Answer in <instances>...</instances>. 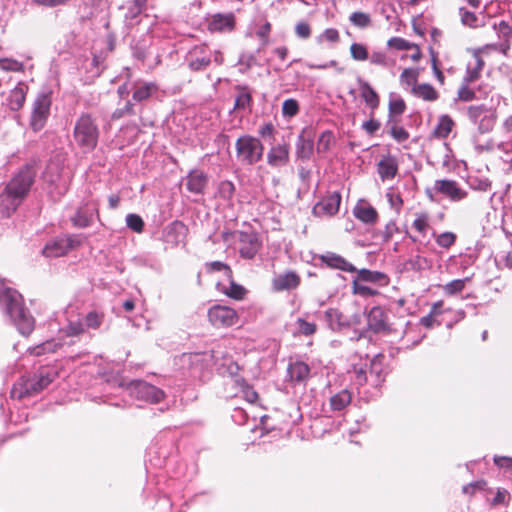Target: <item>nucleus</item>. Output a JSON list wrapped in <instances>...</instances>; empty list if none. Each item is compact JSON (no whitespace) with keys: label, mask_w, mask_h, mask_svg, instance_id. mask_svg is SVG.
<instances>
[{"label":"nucleus","mask_w":512,"mask_h":512,"mask_svg":"<svg viewBox=\"0 0 512 512\" xmlns=\"http://www.w3.org/2000/svg\"><path fill=\"white\" fill-rule=\"evenodd\" d=\"M1 301L6 306V312L14 321L19 332L29 336L34 330L35 320L24 307L22 296L15 290L7 288L1 295Z\"/></svg>","instance_id":"1"},{"label":"nucleus","mask_w":512,"mask_h":512,"mask_svg":"<svg viewBox=\"0 0 512 512\" xmlns=\"http://www.w3.org/2000/svg\"><path fill=\"white\" fill-rule=\"evenodd\" d=\"M100 131L91 114H81L74 125L73 138L83 153L92 152L98 144Z\"/></svg>","instance_id":"2"},{"label":"nucleus","mask_w":512,"mask_h":512,"mask_svg":"<svg viewBox=\"0 0 512 512\" xmlns=\"http://www.w3.org/2000/svg\"><path fill=\"white\" fill-rule=\"evenodd\" d=\"M356 276L351 283V290L354 295L362 297H373L379 295L376 288L369 286L372 284L376 287H386L390 283V277L383 272L369 270L366 268L355 271Z\"/></svg>","instance_id":"3"},{"label":"nucleus","mask_w":512,"mask_h":512,"mask_svg":"<svg viewBox=\"0 0 512 512\" xmlns=\"http://www.w3.org/2000/svg\"><path fill=\"white\" fill-rule=\"evenodd\" d=\"M221 237L228 245H237L243 259L252 260L262 247V241L257 232L250 231H223Z\"/></svg>","instance_id":"4"},{"label":"nucleus","mask_w":512,"mask_h":512,"mask_svg":"<svg viewBox=\"0 0 512 512\" xmlns=\"http://www.w3.org/2000/svg\"><path fill=\"white\" fill-rule=\"evenodd\" d=\"M236 155L238 160L245 165H253L261 160L264 146L258 138L243 135L236 140Z\"/></svg>","instance_id":"5"},{"label":"nucleus","mask_w":512,"mask_h":512,"mask_svg":"<svg viewBox=\"0 0 512 512\" xmlns=\"http://www.w3.org/2000/svg\"><path fill=\"white\" fill-rule=\"evenodd\" d=\"M36 174L35 166L26 164L13 175L5 188L24 201L35 181Z\"/></svg>","instance_id":"6"},{"label":"nucleus","mask_w":512,"mask_h":512,"mask_svg":"<svg viewBox=\"0 0 512 512\" xmlns=\"http://www.w3.org/2000/svg\"><path fill=\"white\" fill-rule=\"evenodd\" d=\"M207 317L215 328H228L236 325L240 316L235 309L225 305L216 304L208 309Z\"/></svg>","instance_id":"7"},{"label":"nucleus","mask_w":512,"mask_h":512,"mask_svg":"<svg viewBox=\"0 0 512 512\" xmlns=\"http://www.w3.org/2000/svg\"><path fill=\"white\" fill-rule=\"evenodd\" d=\"M189 229L181 221H173L167 225L162 233V241L165 244V249H175L177 247H185L187 242Z\"/></svg>","instance_id":"8"},{"label":"nucleus","mask_w":512,"mask_h":512,"mask_svg":"<svg viewBox=\"0 0 512 512\" xmlns=\"http://www.w3.org/2000/svg\"><path fill=\"white\" fill-rule=\"evenodd\" d=\"M51 104L50 95L42 93L37 96L30 117V127L33 131L38 132L44 128L50 115Z\"/></svg>","instance_id":"9"},{"label":"nucleus","mask_w":512,"mask_h":512,"mask_svg":"<svg viewBox=\"0 0 512 512\" xmlns=\"http://www.w3.org/2000/svg\"><path fill=\"white\" fill-rule=\"evenodd\" d=\"M367 326L375 334H390L393 331L387 311L379 305L368 312Z\"/></svg>","instance_id":"10"},{"label":"nucleus","mask_w":512,"mask_h":512,"mask_svg":"<svg viewBox=\"0 0 512 512\" xmlns=\"http://www.w3.org/2000/svg\"><path fill=\"white\" fill-rule=\"evenodd\" d=\"M434 189L438 194L445 196L452 202H460L468 196V192L462 189L455 180H436L434 183Z\"/></svg>","instance_id":"11"},{"label":"nucleus","mask_w":512,"mask_h":512,"mask_svg":"<svg viewBox=\"0 0 512 512\" xmlns=\"http://www.w3.org/2000/svg\"><path fill=\"white\" fill-rule=\"evenodd\" d=\"M340 192L329 193L313 207V215L316 217H332L339 211L341 204Z\"/></svg>","instance_id":"12"},{"label":"nucleus","mask_w":512,"mask_h":512,"mask_svg":"<svg viewBox=\"0 0 512 512\" xmlns=\"http://www.w3.org/2000/svg\"><path fill=\"white\" fill-rule=\"evenodd\" d=\"M301 284V276L293 270H287L275 275L271 280V288L274 292L291 291Z\"/></svg>","instance_id":"13"},{"label":"nucleus","mask_w":512,"mask_h":512,"mask_svg":"<svg viewBox=\"0 0 512 512\" xmlns=\"http://www.w3.org/2000/svg\"><path fill=\"white\" fill-rule=\"evenodd\" d=\"M386 44L391 50L411 51L410 55H403L401 57L402 60L410 58L412 62L418 63L423 57L422 50L418 44L410 42L402 37H391L388 39Z\"/></svg>","instance_id":"14"},{"label":"nucleus","mask_w":512,"mask_h":512,"mask_svg":"<svg viewBox=\"0 0 512 512\" xmlns=\"http://www.w3.org/2000/svg\"><path fill=\"white\" fill-rule=\"evenodd\" d=\"M236 27V17L234 13H215L208 19V31L215 33H229Z\"/></svg>","instance_id":"15"},{"label":"nucleus","mask_w":512,"mask_h":512,"mask_svg":"<svg viewBox=\"0 0 512 512\" xmlns=\"http://www.w3.org/2000/svg\"><path fill=\"white\" fill-rule=\"evenodd\" d=\"M188 67L194 72L205 70L211 64V57L205 45L194 46L187 55Z\"/></svg>","instance_id":"16"},{"label":"nucleus","mask_w":512,"mask_h":512,"mask_svg":"<svg viewBox=\"0 0 512 512\" xmlns=\"http://www.w3.org/2000/svg\"><path fill=\"white\" fill-rule=\"evenodd\" d=\"M74 247L75 240L72 237L59 238L48 242L44 246L42 254L45 257L57 258L66 255Z\"/></svg>","instance_id":"17"},{"label":"nucleus","mask_w":512,"mask_h":512,"mask_svg":"<svg viewBox=\"0 0 512 512\" xmlns=\"http://www.w3.org/2000/svg\"><path fill=\"white\" fill-rule=\"evenodd\" d=\"M132 385L138 393V397L151 403H159L165 398L164 392L144 381H134Z\"/></svg>","instance_id":"18"},{"label":"nucleus","mask_w":512,"mask_h":512,"mask_svg":"<svg viewBox=\"0 0 512 512\" xmlns=\"http://www.w3.org/2000/svg\"><path fill=\"white\" fill-rule=\"evenodd\" d=\"M38 394L36 385L32 377L23 376L17 381L10 392L11 398L22 400L26 397H31Z\"/></svg>","instance_id":"19"},{"label":"nucleus","mask_w":512,"mask_h":512,"mask_svg":"<svg viewBox=\"0 0 512 512\" xmlns=\"http://www.w3.org/2000/svg\"><path fill=\"white\" fill-rule=\"evenodd\" d=\"M358 85L360 97L364 101L365 105L370 109L371 115H373L375 110L380 106V96L369 82L358 79Z\"/></svg>","instance_id":"20"},{"label":"nucleus","mask_w":512,"mask_h":512,"mask_svg":"<svg viewBox=\"0 0 512 512\" xmlns=\"http://www.w3.org/2000/svg\"><path fill=\"white\" fill-rule=\"evenodd\" d=\"M322 264H325L331 269H338L344 272L354 273L357 271L356 267L347 261L344 257L334 252H326L319 256Z\"/></svg>","instance_id":"21"},{"label":"nucleus","mask_w":512,"mask_h":512,"mask_svg":"<svg viewBox=\"0 0 512 512\" xmlns=\"http://www.w3.org/2000/svg\"><path fill=\"white\" fill-rule=\"evenodd\" d=\"M290 148L287 143L278 144L270 148L267 153V163L272 167H282L288 164Z\"/></svg>","instance_id":"22"},{"label":"nucleus","mask_w":512,"mask_h":512,"mask_svg":"<svg viewBox=\"0 0 512 512\" xmlns=\"http://www.w3.org/2000/svg\"><path fill=\"white\" fill-rule=\"evenodd\" d=\"M22 202L18 196L4 188L0 193V218L10 217Z\"/></svg>","instance_id":"23"},{"label":"nucleus","mask_w":512,"mask_h":512,"mask_svg":"<svg viewBox=\"0 0 512 512\" xmlns=\"http://www.w3.org/2000/svg\"><path fill=\"white\" fill-rule=\"evenodd\" d=\"M493 29L496 31L498 38L500 39L498 49L504 55H507L512 46V26L507 21L501 20L500 22L493 24Z\"/></svg>","instance_id":"24"},{"label":"nucleus","mask_w":512,"mask_h":512,"mask_svg":"<svg viewBox=\"0 0 512 512\" xmlns=\"http://www.w3.org/2000/svg\"><path fill=\"white\" fill-rule=\"evenodd\" d=\"M208 184V176L201 170H192L186 177V188L194 194H203Z\"/></svg>","instance_id":"25"},{"label":"nucleus","mask_w":512,"mask_h":512,"mask_svg":"<svg viewBox=\"0 0 512 512\" xmlns=\"http://www.w3.org/2000/svg\"><path fill=\"white\" fill-rule=\"evenodd\" d=\"M353 214L365 224H375L379 218L376 209L366 202L358 203L353 209Z\"/></svg>","instance_id":"26"},{"label":"nucleus","mask_w":512,"mask_h":512,"mask_svg":"<svg viewBox=\"0 0 512 512\" xmlns=\"http://www.w3.org/2000/svg\"><path fill=\"white\" fill-rule=\"evenodd\" d=\"M377 171L382 180L393 179L398 172V163L393 156H384L377 164Z\"/></svg>","instance_id":"27"},{"label":"nucleus","mask_w":512,"mask_h":512,"mask_svg":"<svg viewBox=\"0 0 512 512\" xmlns=\"http://www.w3.org/2000/svg\"><path fill=\"white\" fill-rule=\"evenodd\" d=\"M58 377V373L56 370L49 367H41L37 374H35L32 379L34 381V385H36L38 393L47 388L56 378Z\"/></svg>","instance_id":"28"},{"label":"nucleus","mask_w":512,"mask_h":512,"mask_svg":"<svg viewBox=\"0 0 512 512\" xmlns=\"http://www.w3.org/2000/svg\"><path fill=\"white\" fill-rule=\"evenodd\" d=\"M27 91L28 86L24 83H19L10 91L8 97V105L11 110L18 111L23 107L26 100Z\"/></svg>","instance_id":"29"},{"label":"nucleus","mask_w":512,"mask_h":512,"mask_svg":"<svg viewBox=\"0 0 512 512\" xmlns=\"http://www.w3.org/2000/svg\"><path fill=\"white\" fill-rule=\"evenodd\" d=\"M411 93L426 102H434L439 99V92L429 83H418L412 87Z\"/></svg>","instance_id":"30"},{"label":"nucleus","mask_w":512,"mask_h":512,"mask_svg":"<svg viewBox=\"0 0 512 512\" xmlns=\"http://www.w3.org/2000/svg\"><path fill=\"white\" fill-rule=\"evenodd\" d=\"M455 126L454 120L449 115L439 117L438 123L432 131L431 136L435 139H446Z\"/></svg>","instance_id":"31"},{"label":"nucleus","mask_w":512,"mask_h":512,"mask_svg":"<svg viewBox=\"0 0 512 512\" xmlns=\"http://www.w3.org/2000/svg\"><path fill=\"white\" fill-rule=\"evenodd\" d=\"M290 379L295 383H304L310 374L309 366L302 361L291 363L288 367Z\"/></svg>","instance_id":"32"},{"label":"nucleus","mask_w":512,"mask_h":512,"mask_svg":"<svg viewBox=\"0 0 512 512\" xmlns=\"http://www.w3.org/2000/svg\"><path fill=\"white\" fill-rule=\"evenodd\" d=\"M484 65H485V62L482 59V57L479 55V53H475L474 54V63L468 65L467 72L463 78V81L466 84H470V83L477 81L481 76V72L484 68Z\"/></svg>","instance_id":"33"},{"label":"nucleus","mask_w":512,"mask_h":512,"mask_svg":"<svg viewBox=\"0 0 512 512\" xmlns=\"http://www.w3.org/2000/svg\"><path fill=\"white\" fill-rule=\"evenodd\" d=\"M158 90L155 83H141L136 84L134 87L132 98L137 102H142L149 99Z\"/></svg>","instance_id":"34"},{"label":"nucleus","mask_w":512,"mask_h":512,"mask_svg":"<svg viewBox=\"0 0 512 512\" xmlns=\"http://www.w3.org/2000/svg\"><path fill=\"white\" fill-rule=\"evenodd\" d=\"M237 96L235 99L234 109L244 110L252 105V94L247 86L237 85L235 87Z\"/></svg>","instance_id":"35"},{"label":"nucleus","mask_w":512,"mask_h":512,"mask_svg":"<svg viewBox=\"0 0 512 512\" xmlns=\"http://www.w3.org/2000/svg\"><path fill=\"white\" fill-rule=\"evenodd\" d=\"M313 139L303 132L297 142V155L302 159H309L313 153Z\"/></svg>","instance_id":"36"},{"label":"nucleus","mask_w":512,"mask_h":512,"mask_svg":"<svg viewBox=\"0 0 512 512\" xmlns=\"http://www.w3.org/2000/svg\"><path fill=\"white\" fill-rule=\"evenodd\" d=\"M351 401V393L344 389L330 398V407L333 411H341L350 405Z\"/></svg>","instance_id":"37"},{"label":"nucleus","mask_w":512,"mask_h":512,"mask_svg":"<svg viewBox=\"0 0 512 512\" xmlns=\"http://www.w3.org/2000/svg\"><path fill=\"white\" fill-rule=\"evenodd\" d=\"M388 126L389 134L396 142L403 143L409 139L410 133L403 126L398 124V120L389 119Z\"/></svg>","instance_id":"38"},{"label":"nucleus","mask_w":512,"mask_h":512,"mask_svg":"<svg viewBox=\"0 0 512 512\" xmlns=\"http://www.w3.org/2000/svg\"><path fill=\"white\" fill-rule=\"evenodd\" d=\"M430 216L427 212H418L415 214V219L412 227L421 235H425L430 227Z\"/></svg>","instance_id":"39"},{"label":"nucleus","mask_w":512,"mask_h":512,"mask_svg":"<svg viewBox=\"0 0 512 512\" xmlns=\"http://www.w3.org/2000/svg\"><path fill=\"white\" fill-rule=\"evenodd\" d=\"M335 143V137L333 135V133L329 130L327 131H324L318 141H317V152L318 153H326L328 152L331 147L334 145Z\"/></svg>","instance_id":"40"},{"label":"nucleus","mask_w":512,"mask_h":512,"mask_svg":"<svg viewBox=\"0 0 512 512\" xmlns=\"http://www.w3.org/2000/svg\"><path fill=\"white\" fill-rule=\"evenodd\" d=\"M349 50L351 58L355 61L363 62L369 58L368 48L364 44L354 42L350 45Z\"/></svg>","instance_id":"41"},{"label":"nucleus","mask_w":512,"mask_h":512,"mask_svg":"<svg viewBox=\"0 0 512 512\" xmlns=\"http://www.w3.org/2000/svg\"><path fill=\"white\" fill-rule=\"evenodd\" d=\"M0 69L6 72H20L25 71V66L22 62L12 58H0Z\"/></svg>","instance_id":"42"},{"label":"nucleus","mask_w":512,"mask_h":512,"mask_svg":"<svg viewBox=\"0 0 512 512\" xmlns=\"http://www.w3.org/2000/svg\"><path fill=\"white\" fill-rule=\"evenodd\" d=\"M217 194L225 201H231L235 194V185L228 180L221 181L218 185Z\"/></svg>","instance_id":"43"},{"label":"nucleus","mask_w":512,"mask_h":512,"mask_svg":"<svg viewBox=\"0 0 512 512\" xmlns=\"http://www.w3.org/2000/svg\"><path fill=\"white\" fill-rule=\"evenodd\" d=\"M434 236L436 244L444 249H450L457 240V235L450 231H446L438 235L434 234Z\"/></svg>","instance_id":"44"},{"label":"nucleus","mask_w":512,"mask_h":512,"mask_svg":"<svg viewBox=\"0 0 512 512\" xmlns=\"http://www.w3.org/2000/svg\"><path fill=\"white\" fill-rule=\"evenodd\" d=\"M349 21L358 28H367L371 24V17L368 13L362 11L353 12L349 16Z\"/></svg>","instance_id":"45"},{"label":"nucleus","mask_w":512,"mask_h":512,"mask_svg":"<svg viewBox=\"0 0 512 512\" xmlns=\"http://www.w3.org/2000/svg\"><path fill=\"white\" fill-rule=\"evenodd\" d=\"M467 281L469 278L452 280L443 286V290L447 295H456L465 289Z\"/></svg>","instance_id":"46"},{"label":"nucleus","mask_w":512,"mask_h":512,"mask_svg":"<svg viewBox=\"0 0 512 512\" xmlns=\"http://www.w3.org/2000/svg\"><path fill=\"white\" fill-rule=\"evenodd\" d=\"M405 110L406 103L402 98H396L389 101V119H394V116H401L405 112Z\"/></svg>","instance_id":"47"},{"label":"nucleus","mask_w":512,"mask_h":512,"mask_svg":"<svg viewBox=\"0 0 512 512\" xmlns=\"http://www.w3.org/2000/svg\"><path fill=\"white\" fill-rule=\"evenodd\" d=\"M419 72L415 68H405L400 75V82L407 86L414 87L417 85Z\"/></svg>","instance_id":"48"},{"label":"nucleus","mask_w":512,"mask_h":512,"mask_svg":"<svg viewBox=\"0 0 512 512\" xmlns=\"http://www.w3.org/2000/svg\"><path fill=\"white\" fill-rule=\"evenodd\" d=\"M239 386L244 399L249 403H256L259 399L258 393L244 379L239 380Z\"/></svg>","instance_id":"49"},{"label":"nucleus","mask_w":512,"mask_h":512,"mask_svg":"<svg viewBox=\"0 0 512 512\" xmlns=\"http://www.w3.org/2000/svg\"><path fill=\"white\" fill-rule=\"evenodd\" d=\"M461 23L465 26H468L470 28H477L479 27L478 24V17L475 13L468 11L465 8L459 9Z\"/></svg>","instance_id":"50"},{"label":"nucleus","mask_w":512,"mask_h":512,"mask_svg":"<svg viewBox=\"0 0 512 512\" xmlns=\"http://www.w3.org/2000/svg\"><path fill=\"white\" fill-rule=\"evenodd\" d=\"M225 294L235 300H243L247 294V290L240 284L231 282L230 287L225 291Z\"/></svg>","instance_id":"51"},{"label":"nucleus","mask_w":512,"mask_h":512,"mask_svg":"<svg viewBox=\"0 0 512 512\" xmlns=\"http://www.w3.org/2000/svg\"><path fill=\"white\" fill-rule=\"evenodd\" d=\"M126 224L128 228L136 233H141L144 230V221L138 214H128L126 217Z\"/></svg>","instance_id":"52"},{"label":"nucleus","mask_w":512,"mask_h":512,"mask_svg":"<svg viewBox=\"0 0 512 512\" xmlns=\"http://www.w3.org/2000/svg\"><path fill=\"white\" fill-rule=\"evenodd\" d=\"M296 323L298 325V331L301 335L311 336L317 331V325L315 323L308 322L303 318H298Z\"/></svg>","instance_id":"53"},{"label":"nucleus","mask_w":512,"mask_h":512,"mask_svg":"<svg viewBox=\"0 0 512 512\" xmlns=\"http://www.w3.org/2000/svg\"><path fill=\"white\" fill-rule=\"evenodd\" d=\"M272 25L269 21H265L256 31V36L260 39L262 46H267L270 42V34Z\"/></svg>","instance_id":"54"},{"label":"nucleus","mask_w":512,"mask_h":512,"mask_svg":"<svg viewBox=\"0 0 512 512\" xmlns=\"http://www.w3.org/2000/svg\"><path fill=\"white\" fill-rule=\"evenodd\" d=\"M206 270L208 273L224 271L229 278H232V270L229 265L221 261H213L206 263Z\"/></svg>","instance_id":"55"},{"label":"nucleus","mask_w":512,"mask_h":512,"mask_svg":"<svg viewBox=\"0 0 512 512\" xmlns=\"http://www.w3.org/2000/svg\"><path fill=\"white\" fill-rule=\"evenodd\" d=\"M295 34L300 39H308L312 34L311 25L307 21H299L294 28Z\"/></svg>","instance_id":"56"},{"label":"nucleus","mask_w":512,"mask_h":512,"mask_svg":"<svg viewBox=\"0 0 512 512\" xmlns=\"http://www.w3.org/2000/svg\"><path fill=\"white\" fill-rule=\"evenodd\" d=\"M104 315L96 311L89 312L85 317L86 326L93 329H98L103 322Z\"/></svg>","instance_id":"57"},{"label":"nucleus","mask_w":512,"mask_h":512,"mask_svg":"<svg viewBox=\"0 0 512 512\" xmlns=\"http://www.w3.org/2000/svg\"><path fill=\"white\" fill-rule=\"evenodd\" d=\"M458 99L464 102L472 101L476 98V94L473 89L469 87L464 81L458 89Z\"/></svg>","instance_id":"58"},{"label":"nucleus","mask_w":512,"mask_h":512,"mask_svg":"<svg viewBox=\"0 0 512 512\" xmlns=\"http://www.w3.org/2000/svg\"><path fill=\"white\" fill-rule=\"evenodd\" d=\"M299 111V104L295 99H287L282 104V113L284 116L293 117Z\"/></svg>","instance_id":"59"},{"label":"nucleus","mask_w":512,"mask_h":512,"mask_svg":"<svg viewBox=\"0 0 512 512\" xmlns=\"http://www.w3.org/2000/svg\"><path fill=\"white\" fill-rule=\"evenodd\" d=\"M368 60L372 65L380 66V67H387L388 66V56L386 53L382 51H374L371 55H369Z\"/></svg>","instance_id":"60"},{"label":"nucleus","mask_w":512,"mask_h":512,"mask_svg":"<svg viewBox=\"0 0 512 512\" xmlns=\"http://www.w3.org/2000/svg\"><path fill=\"white\" fill-rule=\"evenodd\" d=\"M91 221V216L86 215L81 210H78L72 218L73 224L80 228L89 226Z\"/></svg>","instance_id":"61"},{"label":"nucleus","mask_w":512,"mask_h":512,"mask_svg":"<svg viewBox=\"0 0 512 512\" xmlns=\"http://www.w3.org/2000/svg\"><path fill=\"white\" fill-rule=\"evenodd\" d=\"M487 485L485 480H478L463 487L465 494L473 495L477 490H483Z\"/></svg>","instance_id":"62"},{"label":"nucleus","mask_w":512,"mask_h":512,"mask_svg":"<svg viewBox=\"0 0 512 512\" xmlns=\"http://www.w3.org/2000/svg\"><path fill=\"white\" fill-rule=\"evenodd\" d=\"M84 332V327L81 322H70L67 326L65 333L67 336H78Z\"/></svg>","instance_id":"63"},{"label":"nucleus","mask_w":512,"mask_h":512,"mask_svg":"<svg viewBox=\"0 0 512 512\" xmlns=\"http://www.w3.org/2000/svg\"><path fill=\"white\" fill-rule=\"evenodd\" d=\"M494 463L499 468L512 470V458L508 456H495Z\"/></svg>","instance_id":"64"}]
</instances>
